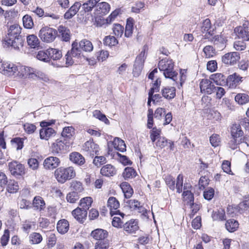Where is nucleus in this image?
Listing matches in <instances>:
<instances>
[{"mask_svg":"<svg viewBox=\"0 0 249 249\" xmlns=\"http://www.w3.org/2000/svg\"><path fill=\"white\" fill-rule=\"evenodd\" d=\"M21 28L18 24L11 25L8 34L3 40L4 47H11L16 50H19L23 46L24 40L20 36Z\"/></svg>","mask_w":249,"mask_h":249,"instance_id":"nucleus-1","label":"nucleus"},{"mask_svg":"<svg viewBox=\"0 0 249 249\" xmlns=\"http://www.w3.org/2000/svg\"><path fill=\"white\" fill-rule=\"evenodd\" d=\"M174 64L172 59H163L159 61L158 67L165 78H170L177 83L178 73L174 70Z\"/></svg>","mask_w":249,"mask_h":249,"instance_id":"nucleus-2","label":"nucleus"},{"mask_svg":"<svg viewBox=\"0 0 249 249\" xmlns=\"http://www.w3.org/2000/svg\"><path fill=\"white\" fill-rule=\"evenodd\" d=\"M75 172L72 167L58 168L54 171V177L57 181L61 183H65L67 180L75 177Z\"/></svg>","mask_w":249,"mask_h":249,"instance_id":"nucleus-3","label":"nucleus"},{"mask_svg":"<svg viewBox=\"0 0 249 249\" xmlns=\"http://www.w3.org/2000/svg\"><path fill=\"white\" fill-rule=\"evenodd\" d=\"M57 34V31L48 26L41 28L38 34L40 38L46 43L52 42L55 39Z\"/></svg>","mask_w":249,"mask_h":249,"instance_id":"nucleus-4","label":"nucleus"},{"mask_svg":"<svg viewBox=\"0 0 249 249\" xmlns=\"http://www.w3.org/2000/svg\"><path fill=\"white\" fill-rule=\"evenodd\" d=\"M18 65L9 62H0V72L7 76L17 77Z\"/></svg>","mask_w":249,"mask_h":249,"instance_id":"nucleus-5","label":"nucleus"},{"mask_svg":"<svg viewBox=\"0 0 249 249\" xmlns=\"http://www.w3.org/2000/svg\"><path fill=\"white\" fill-rule=\"evenodd\" d=\"M8 166L11 174L16 178L22 176L25 173L24 166L17 160L9 162Z\"/></svg>","mask_w":249,"mask_h":249,"instance_id":"nucleus-6","label":"nucleus"},{"mask_svg":"<svg viewBox=\"0 0 249 249\" xmlns=\"http://www.w3.org/2000/svg\"><path fill=\"white\" fill-rule=\"evenodd\" d=\"M72 142L57 140L51 146L52 152L53 154H59L69 150Z\"/></svg>","mask_w":249,"mask_h":249,"instance_id":"nucleus-7","label":"nucleus"},{"mask_svg":"<svg viewBox=\"0 0 249 249\" xmlns=\"http://www.w3.org/2000/svg\"><path fill=\"white\" fill-rule=\"evenodd\" d=\"M95 6L94 16L96 18L107 15L110 10V5L106 2L97 3Z\"/></svg>","mask_w":249,"mask_h":249,"instance_id":"nucleus-8","label":"nucleus"},{"mask_svg":"<svg viewBox=\"0 0 249 249\" xmlns=\"http://www.w3.org/2000/svg\"><path fill=\"white\" fill-rule=\"evenodd\" d=\"M36 69L22 65H18L17 77L34 78Z\"/></svg>","mask_w":249,"mask_h":249,"instance_id":"nucleus-9","label":"nucleus"},{"mask_svg":"<svg viewBox=\"0 0 249 249\" xmlns=\"http://www.w3.org/2000/svg\"><path fill=\"white\" fill-rule=\"evenodd\" d=\"M237 32V36L243 41L249 40V22H245L242 26L238 27L235 29Z\"/></svg>","mask_w":249,"mask_h":249,"instance_id":"nucleus-10","label":"nucleus"},{"mask_svg":"<svg viewBox=\"0 0 249 249\" xmlns=\"http://www.w3.org/2000/svg\"><path fill=\"white\" fill-rule=\"evenodd\" d=\"M83 150L87 152L88 154L93 156L94 154H98L99 147L93 140H89L84 143L83 146Z\"/></svg>","mask_w":249,"mask_h":249,"instance_id":"nucleus-11","label":"nucleus"},{"mask_svg":"<svg viewBox=\"0 0 249 249\" xmlns=\"http://www.w3.org/2000/svg\"><path fill=\"white\" fill-rule=\"evenodd\" d=\"M200 88L201 92L210 94L213 92L215 87L210 80L203 79L200 83Z\"/></svg>","mask_w":249,"mask_h":249,"instance_id":"nucleus-12","label":"nucleus"},{"mask_svg":"<svg viewBox=\"0 0 249 249\" xmlns=\"http://www.w3.org/2000/svg\"><path fill=\"white\" fill-rule=\"evenodd\" d=\"M240 59L239 53L237 52H231L226 53L222 57V62L227 65H233Z\"/></svg>","mask_w":249,"mask_h":249,"instance_id":"nucleus-13","label":"nucleus"},{"mask_svg":"<svg viewBox=\"0 0 249 249\" xmlns=\"http://www.w3.org/2000/svg\"><path fill=\"white\" fill-rule=\"evenodd\" d=\"M60 163V160L58 158L51 156L44 160L43 165L46 169H53L57 167Z\"/></svg>","mask_w":249,"mask_h":249,"instance_id":"nucleus-14","label":"nucleus"},{"mask_svg":"<svg viewBox=\"0 0 249 249\" xmlns=\"http://www.w3.org/2000/svg\"><path fill=\"white\" fill-rule=\"evenodd\" d=\"M124 230L128 233H134L138 230V222L136 220H130L124 225Z\"/></svg>","mask_w":249,"mask_h":249,"instance_id":"nucleus-15","label":"nucleus"},{"mask_svg":"<svg viewBox=\"0 0 249 249\" xmlns=\"http://www.w3.org/2000/svg\"><path fill=\"white\" fill-rule=\"evenodd\" d=\"M55 130L51 128L48 127H42L40 130L39 134L41 139L45 140H49L51 137L55 135Z\"/></svg>","mask_w":249,"mask_h":249,"instance_id":"nucleus-16","label":"nucleus"},{"mask_svg":"<svg viewBox=\"0 0 249 249\" xmlns=\"http://www.w3.org/2000/svg\"><path fill=\"white\" fill-rule=\"evenodd\" d=\"M81 4L79 2H75L65 13L64 17L65 19H70L75 16L79 11Z\"/></svg>","mask_w":249,"mask_h":249,"instance_id":"nucleus-17","label":"nucleus"},{"mask_svg":"<svg viewBox=\"0 0 249 249\" xmlns=\"http://www.w3.org/2000/svg\"><path fill=\"white\" fill-rule=\"evenodd\" d=\"M210 79L213 80L217 85L222 86L227 85V77L222 73H217L213 74L211 75Z\"/></svg>","mask_w":249,"mask_h":249,"instance_id":"nucleus-18","label":"nucleus"},{"mask_svg":"<svg viewBox=\"0 0 249 249\" xmlns=\"http://www.w3.org/2000/svg\"><path fill=\"white\" fill-rule=\"evenodd\" d=\"M87 213V211L78 207L72 211L71 213L74 218L79 222H82L84 220L86 219Z\"/></svg>","mask_w":249,"mask_h":249,"instance_id":"nucleus-19","label":"nucleus"},{"mask_svg":"<svg viewBox=\"0 0 249 249\" xmlns=\"http://www.w3.org/2000/svg\"><path fill=\"white\" fill-rule=\"evenodd\" d=\"M118 14V10H115L113 11L106 19L100 18V21H99L98 19H96L97 26L101 27L104 24H110L112 21H113L115 19V18L117 17Z\"/></svg>","mask_w":249,"mask_h":249,"instance_id":"nucleus-20","label":"nucleus"},{"mask_svg":"<svg viewBox=\"0 0 249 249\" xmlns=\"http://www.w3.org/2000/svg\"><path fill=\"white\" fill-rule=\"evenodd\" d=\"M107 231L102 229H97L91 233V236L98 241L104 240L107 236Z\"/></svg>","mask_w":249,"mask_h":249,"instance_id":"nucleus-21","label":"nucleus"},{"mask_svg":"<svg viewBox=\"0 0 249 249\" xmlns=\"http://www.w3.org/2000/svg\"><path fill=\"white\" fill-rule=\"evenodd\" d=\"M100 173L103 176L109 177L115 175L116 170L113 165L108 164L101 168Z\"/></svg>","mask_w":249,"mask_h":249,"instance_id":"nucleus-22","label":"nucleus"},{"mask_svg":"<svg viewBox=\"0 0 249 249\" xmlns=\"http://www.w3.org/2000/svg\"><path fill=\"white\" fill-rule=\"evenodd\" d=\"M241 78L242 77H240L239 75L236 73L231 74L227 78V85L229 86L230 88H235L237 85L241 81Z\"/></svg>","mask_w":249,"mask_h":249,"instance_id":"nucleus-23","label":"nucleus"},{"mask_svg":"<svg viewBox=\"0 0 249 249\" xmlns=\"http://www.w3.org/2000/svg\"><path fill=\"white\" fill-rule=\"evenodd\" d=\"M120 206V203L117 199L114 197H110L107 201V207L110 210L111 215L116 214V212L119 211H116Z\"/></svg>","mask_w":249,"mask_h":249,"instance_id":"nucleus-24","label":"nucleus"},{"mask_svg":"<svg viewBox=\"0 0 249 249\" xmlns=\"http://www.w3.org/2000/svg\"><path fill=\"white\" fill-rule=\"evenodd\" d=\"M161 93L163 97L165 98L171 100L176 96V89L171 87H164L162 89Z\"/></svg>","mask_w":249,"mask_h":249,"instance_id":"nucleus-25","label":"nucleus"},{"mask_svg":"<svg viewBox=\"0 0 249 249\" xmlns=\"http://www.w3.org/2000/svg\"><path fill=\"white\" fill-rule=\"evenodd\" d=\"M201 28V32L203 33H206L210 36H212L214 34V30L212 27L211 21L209 18H207L203 20Z\"/></svg>","mask_w":249,"mask_h":249,"instance_id":"nucleus-26","label":"nucleus"},{"mask_svg":"<svg viewBox=\"0 0 249 249\" xmlns=\"http://www.w3.org/2000/svg\"><path fill=\"white\" fill-rule=\"evenodd\" d=\"M47 52L49 60H58L62 57L61 52L57 49L50 48L47 49Z\"/></svg>","mask_w":249,"mask_h":249,"instance_id":"nucleus-27","label":"nucleus"},{"mask_svg":"<svg viewBox=\"0 0 249 249\" xmlns=\"http://www.w3.org/2000/svg\"><path fill=\"white\" fill-rule=\"evenodd\" d=\"M69 229V223L66 219L60 220L57 224V231L61 233L64 234L66 233Z\"/></svg>","mask_w":249,"mask_h":249,"instance_id":"nucleus-28","label":"nucleus"},{"mask_svg":"<svg viewBox=\"0 0 249 249\" xmlns=\"http://www.w3.org/2000/svg\"><path fill=\"white\" fill-rule=\"evenodd\" d=\"M33 205L36 210L40 211L44 209L45 202L41 196H36L34 198Z\"/></svg>","mask_w":249,"mask_h":249,"instance_id":"nucleus-29","label":"nucleus"},{"mask_svg":"<svg viewBox=\"0 0 249 249\" xmlns=\"http://www.w3.org/2000/svg\"><path fill=\"white\" fill-rule=\"evenodd\" d=\"M79 47L82 51L86 52H90L93 50V46L92 43L88 40L83 39L78 43Z\"/></svg>","mask_w":249,"mask_h":249,"instance_id":"nucleus-30","label":"nucleus"},{"mask_svg":"<svg viewBox=\"0 0 249 249\" xmlns=\"http://www.w3.org/2000/svg\"><path fill=\"white\" fill-rule=\"evenodd\" d=\"M120 187L125 198H129L132 196L133 194V190L127 182H124L120 184Z\"/></svg>","mask_w":249,"mask_h":249,"instance_id":"nucleus-31","label":"nucleus"},{"mask_svg":"<svg viewBox=\"0 0 249 249\" xmlns=\"http://www.w3.org/2000/svg\"><path fill=\"white\" fill-rule=\"evenodd\" d=\"M70 160L78 165H83L85 162L84 158L78 152H73L70 155Z\"/></svg>","mask_w":249,"mask_h":249,"instance_id":"nucleus-32","label":"nucleus"},{"mask_svg":"<svg viewBox=\"0 0 249 249\" xmlns=\"http://www.w3.org/2000/svg\"><path fill=\"white\" fill-rule=\"evenodd\" d=\"M239 224L237 221L234 219H230L227 221L225 224L226 229L231 232L236 231L238 228Z\"/></svg>","mask_w":249,"mask_h":249,"instance_id":"nucleus-33","label":"nucleus"},{"mask_svg":"<svg viewBox=\"0 0 249 249\" xmlns=\"http://www.w3.org/2000/svg\"><path fill=\"white\" fill-rule=\"evenodd\" d=\"M212 216L213 220L222 221L226 219L225 212L223 209L213 212Z\"/></svg>","mask_w":249,"mask_h":249,"instance_id":"nucleus-34","label":"nucleus"},{"mask_svg":"<svg viewBox=\"0 0 249 249\" xmlns=\"http://www.w3.org/2000/svg\"><path fill=\"white\" fill-rule=\"evenodd\" d=\"M28 45L31 48H35L39 46V41L37 36L34 35H31L27 37Z\"/></svg>","mask_w":249,"mask_h":249,"instance_id":"nucleus-35","label":"nucleus"},{"mask_svg":"<svg viewBox=\"0 0 249 249\" xmlns=\"http://www.w3.org/2000/svg\"><path fill=\"white\" fill-rule=\"evenodd\" d=\"M113 143L114 148L120 151L123 152L126 150V146L124 141L120 138H115Z\"/></svg>","mask_w":249,"mask_h":249,"instance_id":"nucleus-36","label":"nucleus"},{"mask_svg":"<svg viewBox=\"0 0 249 249\" xmlns=\"http://www.w3.org/2000/svg\"><path fill=\"white\" fill-rule=\"evenodd\" d=\"M82 50L79 47L77 42H74L72 44V48L71 51L68 52L71 55L74 57H79L82 53Z\"/></svg>","mask_w":249,"mask_h":249,"instance_id":"nucleus-37","label":"nucleus"},{"mask_svg":"<svg viewBox=\"0 0 249 249\" xmlns=\"http://www.w3.org/2000/svg\"><path fill=\"white\" fill-rule=\"evenodd\" d=\"M134 21L133 18H129L127 19L126 24L125 26V30L124 32V36L127 37L131 36L133 30Z\"/></svg>","mask_w":249,"mask_h":249,"instance_id":"nucleus-38","label":"nucleus"},{"mask_svg":"<svg viewBox=\"0 0 249 249\" xmlns=\"http://www.w3.org/2000/svg\"><path fill=\"white\" fill-rule=\"evenodd\" d=\"M58 32L63 41H68L70 40V31L68 29L64 26H60L59 27Z\"/></svg>","mask_w":249,"mask_h":249,"instance_id":"nucleus-39","label":"nucleus"},{"mask_svg":"<svg viewBox=\"0 0 249 249\" xmlns=\"http://www.w3.org/2000/svg\"><path fill=\"white\" fill-rule=\"evenodd\" d=\"M235 101L239 105H244L249 102V96L246 93H238L234 98Z\"/></svg>","mask_w":249,"mask_h":249,"instance_id":"nucleus-40","label":"nucleus"},{"mask_svg":"<svg viewBox=\"0 0 249 249\" xmlns=\"http://www.w3.org/2000/svg\"><path fill=\"white\" fill-rule=\"evenodd\" d=\"M75 134V129L72 126H66L63 128L61 136L63 138L71 139Z\"/></svg>","mask_w":249,"mask_h":249,"instance_id":"nucleus-41","label":"nucleus"},{"mask_svg":"<svg viewBox=\"0 0 249 249\" xmlns=\"http://www.w3.org/2000/svg\"><path fill=\"white\" fill-rule=\"evenodd\" d=\"M231 134L232 138L238 139L242 136L243 132L241 130L240 125L234 124L231 128Z\"/></svg>","mask_w":249,"mask_h":249,"instance_id":"nucleus-42","label":"nucleus"},{"mask_svg":"<svg viewBox=\"0 0 249 249\" xmlns=\"http://www.w3.org/2000/svg\"><path fill=\"white\" fill-rule=\"evenodd\" d=\"M103 43L105 45L111 47L118 44V41L114 36H108L104 38Z\"/></svg>","mask_w":249,"mask_h":249,"instance_id":"nucleus-43","label":"nucleus"},{"mask_svg":"<svg viewBox=\"0 0 249 249\" xmlns=\"http://www.w3.org/2000/svg\"><path fill=\"white\" fill-rule=\"evenodd\" d=\"M71 191L77 192L78 194H80L84 190L82 183L76 180H73L71 182Z\"/></svg>","mask_w":249,"mask_h":249,"instance_id":"nucleus-44","label":"nucleus"},{"mask_svg":"<svg viewBox=\"0 0 249 249\" xmlns=\"http://www.w3.org/2000/svg\"><path fill=\"white\" fill-rule=\"evenodd\" d=\"M99 1V0H89L81 5L82 8L86 12L90 11Z\"/></svg>","mask_w":249,"mask_h":249,"instance_id":"nucleus-45","label":"nucleus"},{"mask_svg":"<svg viewBox=\"0 0 249 249\" xmlns=\"http://www.w3.org/2000/svg\"><path fill=\"white\" fill-rule=\"evenodd\" d=\"M42 240V235L37 232H33L29 236V241L32 244H38Z\"/></svg>","mask_w":249,"mask_h":249,"instance_id":"nucleus-46","label":"nucleus"},{"mask_svg":"<svg viewBox=\"0 0 249 249\" xmlns=\"http://www.w3.org/2000/svg\"><path fill=\"white\" fill-rule=\"evenodd\" d=\"M23 25L26 29H32L34 26L32 18L29 15H25L22 18Z\"/></svg>","mask_w":249,"mask_h":249,"instance_id":"nucleus-47","label":"nucleus"},{"mask_svg":"<svg viewBox=\"0 0 249 249\" xmlns=\"http://www.w3.org/2000/svg\"><path fill=\"white\" fill-rule=\"evenodd\" d=\"M7 190L10 193H14L17 192L19 189L17 182L14 180H10L7 181Z\"/></svg>","mask_w":249,"mask_h":249,"instance_id":"nucleus-48","label":"nucleus"},{"mask_svg":"<svg viewBox=\"0 0 249 249\" xmlns=\"http://www.w3.org/2000/svg\"><path fill=\"white\" fill-rule=\"evenodd\" d=\"M238 207L240 213H242L249 209V195L245 196V199L238 204Z\"/></svg>","mask_w":249,"mask_h":249,"instance_id":"nucleus-49","label":"nucleus"},{"mask_svg":"<svg viewBox=\"0 0 249 249\" xmlns=\"http://www.w3.org/2000/svg\"><path fill=\"white\" fill-rule=\"evenodd\" d=\"M203 51L204 53V56L207 58L212 57L215 54V49L211 45L205 46Z\"/></svg>","mask_w":249,"mask_h":249,"instance_id":"nucleus-50","label":"nucleus"},{"mask_svg":"<svg viewBox=\"0 0 249 249\" xmlns=\"http://www.w3.org/2000/svg\"><path fill=\"white\" fill-rule=\"evenodd\" d=\"M92 202V199L90 197H86L80 200V205L81 208L87 211V210L91 206Z\"/></svg>","mask_w":249,"mask_h":249,"instance_id":"nucleus-51","label":"nucleus"},{"mask_svg":"<svg viewBox=\"0 0 249 249\" xmlns=\"http://www.w3.org/2000/svg\"><path fill=\"white\" fill-rule=\"evenodd\" d=\"M80 195L77 192L71 191L68 194L66 197L67 200L70 203H74L79 199Z\"/></svg>","mask_w":249,"mask_h":249,"instance_id":"nucleus-52","label":"nucleus"},{"mask_svg":"<svg viewBox=\"0 0 249 249\" xmlns=\"http://www.w3.org/2000/svg\"><path fill=\"white\" fill-rule=\"evenodd\" d=\"M123 175L125 179L133 178L136 176V171L132 167H128L125 168Z\"/></svg>","mask_w":249,"mask_h":249,"instance_id":"nucleus-53","label":"nucleus"},{"mask_svg":"<svg viewBox=\"0 0 249 249\" xmlns=\"http://www.w3.org/2000/svg\"><path fill=\"white\" fill-rule=\"evenodd\" d=\"M183 183V176L182 174H179L177 178L175 188L177 189V192L180 194L182 191V186Z\"/></svg>","mask_w":249,"mask_h":249,"instance_id":"nucleus-54","label":"nucleus"},{"mask_svg":"<svg viewBox=\"0 0 249 249\" xmlns=\"http://www.w3.org/2000/svg\"><path fill=\"white\" fill-rule=\"evenodd\" d=\"M164 180L168 188L170 190L174 191L175 189V180L174 178L170 175H167L165 177Z\"/></svg>","mask_w":249,"mask_h":249,"instance_id":"nucleus-55","label":"nucleus"},{"mask_svg":"<svg viewBox=\"0 0 249 249\" xmlns=\"http://www.w3.org/2000/svg\"><path fill=\"white\" fill-rule=\"evenodd\" d=\"M182 196L184 201H186L187 204H192L194 201V195L191 191L183 192Z\"/></svg>","mask_w":249,"mask_h":249,"instance_id":"nucleus-56","label":"nucleus"},{"mask_svg":"<svg viewBox=\"0 0 249 249\" xmlns=\"http://www.w3.org/2000/svg\"><path fill=\"white\" fill-rule=\"evenodd\" d=\"M113 34L117 37H121L123 34L124 28L120 24H115L112 28Z\"/></svg>","mask_w":249,"mask_h":249,"instance_id":"nucleus-57","label":"nucleus"},{"mask_svg":"<svg viewBox=\"0 0 249 249\" xmlns=\"http://www.w3.org/2000/svg\"><path fill=\"white\" fill-rule=\"evenodd\" d=\"M161 130L154 127L150 132V137L152 142H154L160 138Z\"/></svg>","mask_w":249,"mask_h":249,"instance_id":"nucleus-58","label":"nucleus"},{"mask_svg":"<svg viewBox=\"0 0 249 249\" xmlns=\"http://www.w3.org/2000/svg\"><path fill=\"white\" fill-rule=\"evenodd\" d=\"M47 53V49L45 51H39L36 55V58L37 59L44 62H49L50 60L49 55Z\"/></svg>","mask_w":249,"mask_h":249,"instance_id":"nucleus-59","label":"nucleus"},{"mask_svg":"<svg viewBox=\"0 0 249 249\" xmlns=\"http://www.w3.org/2000/svg\"><path fill=\"white\" fill-rule=\"evenodd\" d=\"M145 48L146 47L144 46L143 50H142L140 54L137 56L134 64L143 66L145 59Z\"/></svg>","mask_w":249,"mask_h":249,"instance_id":"nucleus-60","label":"nucleus"},{"mask_svg":"<svg viewBox=\"0 0 249 249\" xmlns=\"http://www.w3.org/2000/svg\"><path fill=\"white\" fill-rule=\"evenodd\" d=\"M35 227V222L29 220L25 221L22 224L24 231L28 233L31 229Z\"/></svg>","mask_w":249,"mask_h":249,"instance_id":"nucleus-61","label":"nucleus"},{"mask_svg":"<svg viewBox=\"0 0 249 249\" xmlns=\"http://www.w3.org/2000/svg\"><path fill=\"white\" fill-rule=\"evenodd\" d=\"M107 162L106 158L104 156H96L93 160V163L97 167H100Z\"/></svg>","mask_w":249,"mask_h":249,"instance_id":"nucleus-62","label":"nucleus"},{"mask_svg":"<svg viewBox=\"0 0 249 249\" xmlns=\"http://www.w3.org/2000/svg\"><path fill=\"white\" fill-rule=\"evenodd\" d=\"M168 141L165 137H161L157 140L155 144L158 148L162 149L168 145Z\"/></svg>","mask_w":249,"mask_h":249,"instance_id":"nucleus-63","label":"nucleus"},{"mask_svg":"<svg viewBox=\"0 0 249 249\" xmlns=\"http://www.w3.org/2000/svg\"><path fill=\"white\" fill-rule=\"evenodd\" d=\"M35 77H37L40 79H41L43 81L45 82L48 83L50 82V80L48 76L46 75L45 73L37 71L36 70V72L34 74V78Z\"/></svg>","mask_w":249,"mask_h":249,"instance_id":"nucleus-64","label":"nucleus"}]
</instances>
